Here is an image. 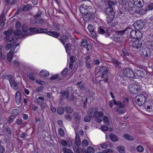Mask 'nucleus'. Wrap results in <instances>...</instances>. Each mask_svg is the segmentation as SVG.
Wrapping results in <instances>:
<instances>
[{
    "label": "nucleus",
    "mask_w": 153,
    "mask_h": 153,
    "mask_svg": "<svg viewBox=\"0 0 153 153\" xmlns=\"http://www.w3.org/2000/svg\"><path fill=\"white\" fill-rule=\"evenodd\" d=\"M12 34H13V35L12 36V39L10 40V62L13 58V55L17 52L16 50L15 51V48L17 46L19 45L18 43H16V40L18 37L16 36L21 35L22 31L20 30H17L13 31L12 30L10 29V36Z\"/></svg>",
    "instance_id": "f257e3e1"
},
{
    "label": "nucleus",
    "mask_w": 153,
    "mask_h": 153,
    "mask_svg": "<svg viewBox=\"0 0 153 153\" xmlns=\"http://www.w3.org/2000/svg\"><path fill=\"white\" fill-rule=\"evenodd\" d=\"M128 87L130 91L132 94H137L140 91L139 85L136 82L130 83L128 85Z\"/></svg>",
    "instance_id": "f03ea898"
},
{
    "label": "nucleus",
    "mask_w": 153,
    "mask_h": 153,
    "mask_svg": "<svg viewBox=\"0 0 153 153\" xmlns=\"http://www.w3.org/2000/svg\"><path fill=\"white\" fill-rule=\"evenodd\" d=\"M146 94H140L137 95L135 97V102L139 106H141L145 103L146 99Z\"/></svg>",
    "instance_id": "7ed1b4c3"
},
{
    "label": "nucleus",
    "mask_w": 153,
    "mask_h": 153,
    "mask_svg": "<svg viewBox=\"0 0 153 153\" xmlns=\"http://www.w3.org/2000/svg\"><path fill=\"white\" fill-rule=\"evenodd\" d=\"M130 36L134 39H141L142 37V34L139 30L136 31L133 30L130 31Z\"/></svg>",
    "instance_id": "20e7f679"
},
{
    "label": "nucleus",
    "mask_w": 153,
    "mask_h": 153,
    "mask_svg": "<svg viewBox=\"0 0 153 153\" xmlns=\"http://www.w3.org/2000/svg\"><path fill=\"white\" fill-rule=\"evenodd\" d=\"M109 69L105 66L100 67L97 72L98 74H102L101 77L102 78H105L108 74Z\"/></svg>",
    "instance_id": "39448f33"
},
{
    "label": "nucleus",
    "mask_w": 153,
    "mask_h": 153,
    "mask_svg": "<svg viewBox=\"0 0 153 153\" xmlns=\"http://www.w3.org/2000/svg\"><path fill=\"white\" fill-rule=\"evenodd\" d=\"M123 74L125 76L128 78H133L135 76V73L134 72L129 68H126L123 70Z\"/></svg>",
    "instance_id": "423d86ee"
},
{
    "label": "nucleus",
    "mask_w": 153,
    "mask_h": 153,
    "mask_svg": "<svg viewBox=\"0 0 153 153\" xmlns=\"http://www.w3.org/2000/svg\"><path fill=\"white\" fill-rule=\"evenodd\" d=\"M144 22L142 20L137 21L134 24V28L138 30L142 29L144 26Z\"/></svg>",
    "instance_id": "0eeeda50"
},
{
    "label": "nucleus",
    "mask_w": 153,
    "mask_h": 153,
    "mask_svg": "<svg viewBox=\"0 0 153 153\" xmlns=\"http://www.w3.org/2000/svg\"><path fill=\"white\" fill-rule=\"evenodd\" d=\"M79 10L82 14H85L88 12H91L93 10L91 7L86 6L85 4H82L79 8Z\"/></svg>",
    "instance_id": "6e6552de"
},
{
    "label": "nucleus",
    "mask_w": 153,
    "mask_h": 153,
    "mask_svg": "<svg viewBox=\"0 0 153 153\" xmlns=\"http://www.w3.org/2000/svg\"><path fill=\"white\" fill-rule=\"evenodd\" d=\"M85 14L83 19L86 22L91 20L94 18V15L92 10H91V12L89 11L87 12V13H85Z\"/></svg>",
    "instance_id": "1a4fd4ad"
},
{
    "label": "nucleus",
    "mask_w": 153,
    "mask_h": 153,
    "mask_svg": "<svg viewBox=\"0 0 153 153\" xmlns=\"http://www.w3.org/2000/svg\"><path fill=\"white\" fill-rule=\"evenodd\" d=\"M105 15L106 17V20L108 24H110L113 20L115 13H105Z\"/></svg>",
    "instance_id": "9d476101"
},
{
    "label": "nucleus",
    "mask_w": 153,
    "mask_h": 153,
    "mask_svg": "<svg viewBox=\"0 0 153 153\" xmlns=\"http://www.w3.org/2000/svg\"><path fill=\"white\" fill-rule=\"evenodd\" d=\"M135 73L137 76L140 77L144 76L146 74V72L145 70L141 68H137L135 70Z\"/></svg>",
    "instance_id": "9b49d317"
},
{
    "label": "nucleus",
    "mask_w": 153,
    "mask_h": 153,
    "mask_svg": "<svg viewBox=\"0 0 153 153\" xmlns=\"http://www.w3.org/2000/svg\"><path fill=\"white\" fill-rule=\"evenodd\" d=\"M143 41L141 40L136 39L132 41V46L134 48L139 49L143 45Z\"/></svg>",
    "instance_id": "f8f14e48"
},
{
    "label": "nucleus",
    "mask_w": 153,
    "mask_h": 153,
    "mask_svg": "<svg viewBox=\"0 0 153 153\" xmlns=\"http://www.w3.org/2000/svg\"><path fill=\"white\" fill-rule=\"evenodd\" d=\"M19 112V110L16 109H13L11 111V116H10V123L13 121L15 118V117L18 114Z\"/></svg>",
    "instance_id": "ddd939ff"
},
{
    "label": "nucleus",
    "mask_w": 153,
    "mask_h": 153,
    "mask_svg": "<svg viewBox=\"0 0 153 153\" xmlns=\"http://www.w3.org/2000/svg\"><path fill=\"white\" fill-rule=\"evenodd\" d=\"M134 5L138 8H142L144 5L143 0H133Z\"/></svg>",
    "instance_id": "4468645a"
},
{
    "label": "nucleus",
    "mask_w": 153,
    "mask_h": 153,
    "mask_svg": "<svg viewBox=\"0 0 153 153\" xmlns=\"http://www.w3.org/2000/svg\"><path fill=\"white\" fill-rule=\"evenodd\" d=\"M144 107L147 111L149 112L153 111V106L150 104L148 101L145 102L144 104Z\"/></svg>",
    "instance_id": "2eb2a0df"
},
{
    "label": "nucleus",
    "mask_w": 153,
    "mask_h": 153,
    "mask_svg": "<svg viewBox=\"0 0 153 153\" xmlns=\"http://www.w3.org/2000/svg\"><path fill=\"white\" fill-rule=\"evenodd\" d=\"M97 109V107L95 108L94 111V117L95 119H96L97 118L99 117H102L103 115V112L102 111L100 112L97 111L96 110Z\"/></svg>",
    "instance_id": "dca6fc26"
},
{
    "label": "nucleus",
    "mask_w": 153,
    "mask_h": 153,
    "mask_svg": "<svg viewBox=\"0 0 153 153\" xmlns=\"http://www.w3.org/2000/svg\"><path fill=\"white\" fill-rule=\"evenodd\" d=\"M31 8V6L29 4H27L26 5L21 6L20 7V9L21 11H26L30 10Z\"/></svg>",
    "instance_id": "f3484780"
},
{
    "label": "nucleus",
    "mask_w": 153,
    "mask_h": 153,
    "mask_svg": "<svg viewBox=\"0 0 153 153\" xmlns=\"http://www.w3.org/2000/svg\"><path fill=\"white\" fill-rule=\"evenodd\" d=\"M117 2L111 0H108L107 2V7L106 8H110V9H114V7L117 4Z\"/></svg>",
    "instance_id": "a211bd4d"
},
{
    "label": "nucleus",
    "mask_w": 153,
    "mask_h": 153,
    "mask_svg": "<svg viewBox=\"0 0 153 153\" xmlns=\"http://www.w3.org/2000/svg\"><path fill=\"white\" fill-rule=\"evenodd\" d=\"M21 100V94L19 91L16 92L15 95V100L16 102L18 104H19Z\"/></svg>",
    "instance_id": "6ab92c4d"
},
{
    "label": "nucleus",
    "mask_w": 153,
    "mask_h": 153,
    "mask_svg": "<svg viewBox=\"0 0 153 153\" xmlns=\"http://www.w3.org/2000/svg\"><path fill=\"white\" fill-rule=\"evenodd\" d=\"M109 136L111 140L114 142H117L119 140L118 137L113 133L110 134Z\"/></svg>",
    "instance_id": "aec40b11"
},
{
    "label": "nucleus",
    "mask_w": 153,
    "mask_h": 153,
    "mask_svg": "<svg viewBox=\"0 0 153 153\" xmlns=\"http://www.w3.org/2000/svg\"><path fill=\"white\" fill-rule=\"evenodd\" d=\"M68 36L63 35L62 36L58 38V39L64 45H65V41L68 39Z\"/></svg>",
    "instance_id": "412c9836"
},
{
    "label": "nucleus",
    "mask_w": 153,
    "mask_h": 153,
    "mask_svg": "<svg viewBox=\"0 0 153 153\" xmlns=\"http://www.w3.org/2000/svg\"><path fill=\"white\" fill-rule=\"evenodd\" d=\"M125 76H122L120 75H117L116 77V79L117 80L119 81L120 82V83L123 84L124 85L125 82L124 78Z\"/></svg>",
    "instance_id": "4be33fe9"
},
{
    "label": "nucleus",
    "mask_w": 153,
    "mask_h": 153,
    "mask_svg": "<svg viewBox=\"0 0 153 153\" xmlns=\"http://www.w3.org/2000/svg\"><path fill=\"white\" fill-rule=\"evenodd\" d=\"M60 33L56 31H48V34L55 38H57L60 36Z\"/></svg>",
    "instance_id": "5701e85b"
},
{
    "label": "nucleus",
    "mask_w": 153,
    "mask_h": 153,
    "mask_svg": "<svg viewBox=\"0 0 153 153\" xmlns=\"http://www.w3.org/2000/svg\"><path fill=\"white\" fill-rule=\"evenodd\" d=\"M4 34L5 36L4 38L5 41L7 42H10V29H8L4 32Z\"/></svg>",
    "instance_id": "b1692460"
},
{
    "label": "nucleus",
    "mask_w": 153,
    "mask_h": 153,
    "mask_svg": "<svg viewBox=\"0 0 153 153\" xmlns=\"http://www.w3.org/2000/svg\"><path fill=\"white\" fill-rule=\"evenodd\" d=\"M90 59V57L89 55H88L85 58V59L86 61L85 62V65L86 67L88 69L91 68V65L90 63L91 61V60Z\"/></svg>",
    "instance_id": "393cba45"
},
{
    "label": "nucleus",
    "mask_w": 153,
    "mask_h": 153,
    "mask_svg": "<svg viewBox=\"0 0 153 153\" xmlns=\"http://www.w3.org/2000/svg\"><path fill=\"white\" fill-rule=\"evenodd\" d=\"M11 77H12V76H11ZM11 78L10 76V85L14 90H18L17 84L15 82L14 80H13H13L11 81Z\"/></svg>",
    "instance_id": "a878e982"
},
{
    "label": "nucleus",
    "mask_w": 153,
    "mask_h": 153,
    "mask_svg": "<svg viewBox=\"0 0 153 153\" xmlns=\"http://www.w3.org/2000/svg\"><path fill=\"white\" fill-rule=\"evenodd\" d=\"M5 21V18L4 14L2 13L0 16V26L2 27L4 25Z\"/></svg>",
    "instance_id": "bb28decb"
},
{
    "label": "nucleus",
    "mask_w": 153,
    "mask_h": 153,
    "mask_svg": "<svg viewBox=\"0 0 153 153\" xmlns=\"http://www.w3.org/2000/svg\"><path fill=\"white\" fill-rule=\"evenodd\" d=\"M113 63L118 68H122V65L121 63L119 62L117 60L115 59H112Z\"/></svg>",
    "instance_id": "cd10ccee"
},
{
    "label": "nucleus",
    "mask_w": 153,
    "mask_h": 153,
    "mask_svg": "<svg viewBox=\"0 0 153 153\" xmlns=\"http://www.w3.org/2000/svg\"><path fill=\"white\" fill-rule=\"evenodd\" d=\"M146 47L149 49L153 50V40L148 41L146 43Z\"/></svg>",
    "instance_id": "c85d7f7f"
},
{
    "label": "nucleus",
    "mask_w": 153,
    "mask_h": 153,
    "mask_svg": "<svg viewBox=\"0 0 153 153\" xmlns=\"http://www.w3.org/2000/svg\"><path fill=\"white\" fill-rule=\"evenodd\" d=\"M33 21L35 23L42 24L44 22V20L41 18L38 17L35 18Z\"/></svg>",
    "instance_id": "c756f323"
},
{
    "label": "nucleus",
    "mask_w": 153,
    "mask_h": 153,
    "mask_svg": "<svg viewBox=\"0 0 153 153\" xmlns=\"http://www.w3.org/2000/svg\"><path fill=\"white\" fill-rule=\"evenodd\" d=\"M27 76L29 78L32 80L34 81L36 79L34 74L33 72H28L27 73Z\"/></svg>",
    "instance_id": "7c9ffc66"
},
{
    "label": "nucleus",
    "mask_w": 153,
    "mask_h": 153,
    "mask_svg": "<svg viewBox=\"0 0 153 153\" xmlns=\"http://www.w3.org/2000/svg\"><path fill=\"white\" fill-rule=\"evenodd\" d=\"M128 28V27H127L125 30H123L117 31H116L115 33L116 34L120 36V37H122L123 35L124 34L125 32L126 31Z\"/></svg>",
    "instance_id": "2f4dec72"
},
{
    "label": "nucleus",
    "mask_w": 153,
    "mask_h": 153,
    "mask_svg": "<svg viewBox=\"0 0 153 153\" xmlns=\"http://www.w3.org/2000/svg\"><path fill=\"white\" fill-rule=\"evenodd\" d=\"M68 93V91H65L61 93V97L60 98L63 100L64 99L67 98Z\"/></svg>",
    "instance_id": "473e14b6"
},
{
    "label": "nucleus",
    "mask_w": 153,
    "mask_h": 153,
    "mask_svg": "<svg viewBox=\"0 0 153 153\" xmlns=\"http://www.w3.org/2000/svg\"><path fill=\"white\" fill-rule=\"evenodd\" d=\"M65 48L66 52L68 54H69L70 53V51L71 49V45L70 43H67L64 45Z\"/></svg>",
    "instance_id": "72a5a7b5"
},
{
    "label": "nucleus",
    "mask_w": 153,
    "mask_h": 153,
    "mask_svg": "<svg viewBox=\"0 0 153 153\" xmlns=\"http://www.w3.org/2000/svg\"><path fill=\"white\" fill-rule=\"evenodd\" d=\"M117 149L118 152L120 153H125V148L124 147L120 146L117 147Z\"/></svg>",
    "instance_id": "f704fd0d"
},
{
    "label": "nucleus",
    "mask_w": 153,
    "mask_h": 153,
    "mask_svg": "<svg viewBox=\"0 0 153 153\" xmlns=\"http://www.w3.org/2000/svg\"><path fill=\"white\" fill-rule=\"evenodd\" d=\"M124 107H119V108H118L117 107H115L114 108V109L116 112L120 114H122L124 112Z\"/></svg>",
    "instance_id": "c9c22d12"
},
{
    "label": "nucleus",
    "mask_w": 153,
    "mask_h": 153,
    "mask_svg": "<svg viewBox=\"0 0 153 153\" xmlns=\"http://www.w3.org/2000/svg\"><path fill=\"white\" fill-rule=\"evenodd\" d=\"M104 27L102 26H100L98 27V32L99 34L102 35L106 34V32L104 29Z\"/></svg>",
    "instance_id": "e433bc0d"
},
{
    "label": "nucleus",
    "mask_w": 153,
    "mask_h": 153,
    "mask_svg": "<svg viewBox=\"0 0 153 153\" xmlns=\"http://www.w3.org/2000/svg\"><path fill=\"white\" fill-rule=\"evenodd\" d=\"M77 85H78V87L82 90H83L85 88V84L83 83H82V81L78 82Z\"/></svg>",
    "instance_id": "4c0bfd02"
},
{
    "label": "nucleus",
    "mask_w": 153,
    "mask_h": 153,
    "mask_svg": "<svg viewBox=\"0 0 153 153\" xmlns=\"http://www.w3.org/2000/svg\"><path fill=\"white\" fill-rule=\"evenodd\" d=\"M38 33H44L48 34V31L46 29L42 28L41 27H39Z\"/></svg>",
    "instance_id": "58836bf2"
},
{
    "label": "nucleus",
    "mask_w": 153,
    "mask_h": 153,
    "mask_svg": "<svg viewBox=\"0 0 153 153\" xmlns=\"http://www.w3.org/2000/svg\"><path fill=\"white\" fill-rule=\"evenodd\" d=\"M125 10L127 13H130L132 12L133 9L131 7L128 5L125 8Z\"/></svg>",
    "instance_id": "ea45409f"
},
{
    "label": "nucleus",
    "mask_w": 153,
    "mask_h": 153,
    "mask_svg": "<svg viewBox=\"0 0 153 153\" xmlns=\"http://www.w3.org/2000/svg\"><path fill=\"white\" fill-rule=\"evenodd\" d=\"M49 73L48 72L42 70L40 73V75L42 76H46L49 75Z\"/></svg>",
    "instance_id": "a19ab883"
},
{
    "label": "nucleus",
    "mask_w": 153,
    "mask_h": 153,
    "mask_svg": "<svg viewBox=\"0 0 153 153\" xmlns=\"http://www.w3.org/2000/svg\"><path fill=\"white\" fill-rule=\"evenodd\" d=\"M57 112L59 114H62L64 112V109L62 107H58L57 108Z\"/></svg>",
    "instance_id": "79ce46f5"
},
{
    "label": "nucleus",
    "mask_w": 153,
    "mask_h": 153,
    "mask_svg": "<svg viewBox=\"0 0 153 153\" xmlns=\"http://www.w3.org/2000/svg\"><path fill=\"white\" fill-rule=\"evenodd\" d=\"M122 51L123 53V56H126L129 55V50L125 48H123Z\"/></svg>",
    "instance_id": "37998d69"
},
{
    "label": "nucleus",
    "mask_w": 153,
    "mask_h": 153,
    "mask_svg": "<svg viewBox=\"0 0 153 153\" xmlns=\"http://www.w3.org/2000/svg\"><path fill=\"white\" fill-rule=\"evenodd\" d=\"M94 148L91 146H88L87 149L86 153H94Z\"/></svg>",
    "instance_id": "c03bdc74"
},
{
    "label": "nucleus",
    "mask_w": 153,
    "mask_h": 153,
    "mask_svg": "<svg viewBox=\"0 0 153 153\" xmlns=\"http://www.w3.org/2000/svg\"><path fill=\"white\" fill-rule=\"evenodd\" d=\"M62 151L64 153H74L71 150L65 147L63 148Z\"/></svg>",
    "instance_id": "a18cd8bd"
},
{
    "label": "nucleus",
    "mask_w": 153,
    "mask_h": 153,
    "mask_svg": "<svg viewBox=\"0 0 153 153\" xmlns=\"http://www.w3.org/2000/svg\"><path fill=\"white\" fill-rule=\"evenodd\" d=\"M122 37L116 34L114 37V40L117 43L121 41L120 38Z\"/></svg>",
    "instance_id": "49530a36"
},
{
    "label": "nucleus",
    "mask_w": 153,
    "mask_h": 153,
    "mask_svg": "<svg viewBox=\"0 0 153 153\" xmlns=\"http://www.w3.org/2000/svg\"><path fill=\"white\" fill-rule=\"evenodd\" d=\"M103 120L105 122V123L107 125H109L110 124V122L109 120L108 117L106 116H104L103 117Z\"/></svg>",
    "instance_id": "de8ad7c7"
},
{
    "label": "nucleus",
    "mask_w": 153,
    "mask_h": 153,
    "mask_svg": "<svg viewBox=\"0 0 153 153\" xmlns=\"http://www.w3.org/2000/svg\"><path fill=\"white\" fill-rule=\"evenodd\" d=\"M105 12L104 13H115L114 9H110V8H105Z\"/></svg>",
    "instance_id": "09e8293b"
},
{
    "label": "nucleus",
    "mask_w": 153,
    "mask_h": 153,
    "mask_svg": "<svg viewBox=\"0 0 153 153\" xmlns=\"http://www.w3.org/2000/svg\"><path fill=\"white\" fill-rule=\"evenodd\" d=\"M67 99L70 101H72L74 99V95L73 94H71L68 93Z\"/></svg>",
    "instance_id": "8fccbe9b"
},
{
    "label": "nucleus",
    "mask_w": 153,
    "mask_h": 153,
    "mask_svg": "<svg viewBox=\"0 0 153 153\" xmlns=\"http://www.w3.org/2000/svg\"><path fill=\"white\" fill-rule=\"evenodd\" d=\"M53 25L56 29V30L58 31L60 30V25L55 23V22H53L52 23Z\"/></svg>",
    "instance_id": "3c124183"
},
{
    "label": "nucleus",
    "mask_w": 153,
    "mask_h": 153,
    "mask_svg": "<svg viewBox=\"0 0 153 153\" xmlns=\"http://www.w3.org/2000/svg\"><path fill=\"white\" fill-rule=\"evenodd\" d=\"M38 29L39 27H31L30 28L29 30L30 32L33 33H38Z\"/></svg>",
    "instance_id": "603ef678"
},
{
    "label": "nucleus",
    "mask_w": 153,
    "mask_h": 153,
    "mask_svg": "<svg viewBox=\"0 0 153 153\" xmlns=\"http://www.w3.org/2000/svg\"><path fill=\"white\" fill-rule=\"evenodd\" d=\"M153 9V3H150L146 7L145 10L146 11L151 10Z\"/></svg>",
    "instance_id": "864d4df0"
},
{
    "label": "nucleus",
    "mask_w": 153,
    "mask_h": 153,
    "mask_svg": "<svg viewBox=\"0 0 153 153\" xmlns=\"http://www.w3.org/2000/svg\"><path fill=\"white\" fill-rule=\"evenodd\" d=\"M124 137L127 140H133L132 137L129 136L127 134H125L123 135Z\"/></svg>",
    "instance_id": "5fc2aeb1"
},
{
    "label": "nucleus",
    "mask_w": 153,
    "mask_h": 153,
    "mask_svg": "<svg viewBox=\"0 0 153 153\" xmlns=\"http://www.w3.org/2000/svg\"><path fill=\"white\" fill-rule=\"evenodd\" d=\"M74 118L77 121H79L81 117L78 113H75L74 115Z\"/></svg>",
    "instance_id": "6e6d98bb"
},
{
    "label": "nucleus",
    "mask_w": 153,
    "mask_h": 153,
    "mask_svg": "<svg viewBox=\"0 0 153 153\" xmlns=\"http://www.w3.org/2000/svg\"><path fill=\"white\" fill-rule=\"evenodd\" d=\"M58 131L59 135L62 137L64 136L65 133L63 129L62 128H60L58 130Z\"/></svg>",
    "instance_id": "4d7b16f0"
},
{
    "label": "nucleus",
    "mask_w": 153,
    "mask_h": 153,
    "mask_svg": "<svg viewBox=\"0 0 153 153\" xmlns=\"http://www.w3.org/2000/svg\"><path fill=\"white\" fill-rule=\"evenodd\" d=\"M61 144L63 146H67L68 147V143L67 141L65 140H62L60 141Z\"/></svg>",
    "instance_id": "13d9d810"
},
{
    "label": "nucleus",
    "mask_w": 153,
    "mask_h": 153,
    "mask_svg": "<svg viewBox=\"0 0 153 153\" xmlns=\"http://www.w3.org/2000/svg\"><path fill=\"white\" fill-rule=\"evenodd\" d=\"M116 101L114 100H112L110 101L109 105L112 108L114 105H116Z\"/></svg>",
    "instance_id": "bf43d9fd"
},
{
    "label": "nucleus",
    "mask_w": 153,
    "mask_h": 153,
    "mask_svg": "<svg viewBox=\"0 0 153 153\" xmlns=\"http://www.w3.org/2000/svg\"><path fill=\"white\" fill-rule=\"evenodd\" d=\"M66 111L68 113H71L73 111V109L69 106L66 107Z\"/></svg>",
    "instance_id": "052dcab7"
},
{
    "label": "nucleus",
    "mask_w": 153,
    "mask_h": 153,
    "mask_svg": "<svg viewBox=\"0 0 153 153\" xmlns=\"http://www.w3.org/2000/svg\"><path fill=\"white\" fill-rule=\"evenodd\" d=\"M88 145V141L86 140H84L82 142V145L83 146H87Z\"/></svg>",
    "instance_id": "680f3d73"
},
{
    "label": "nucleus",
    "mask_w": 153,
    "mask_h": 153,
    "mask_svg": "<svg viewBox=\"0 0 153 153\" xmlns=\"http://www.w3.org/2000/svg\"><path fill=\"white\" fill-rule=\"evenodd\" d=\"M84 121L86 122H89L91 120V118L90 116H86L84 117Z\"/></svg>",
    "instance_id": "e2e57ef3"
},
{
    "label": "nucleus",
    "mask_w": 153,
    "mask_h": 153,
    "mask_svg": "<svg viewBox=\"0 0 153 153\" xmlns=\"http://www.w3.org/2000/svg\"><path fill=\"white\" fill-rule=\"evenodd\" d=\"M87 44V41L86 39H84L82 40L81 42V46H83L85 45H86Z\"/></svg>",
    "instance_id": "0e129e2a"
},
{
    "label": "nucleus",
    "mask_w": 153,
    "mask_h": 153,
    "mask_svg": "<svg viewBox=\"0 0 153 153\" xmlns=\"http://www.w3.org/2000/svg\"><path fill=\"white\" fill-rule=\"evenodd\" d=\"M41 14L42 13L41 11L39 10L37 12V13L33 17L34 19L36 18H38L39 17L41 16Z\"/></svg>",
    "instance_id": "69168bd1"
},
{
    "label": "nucleus",
    "mask_w": 153,
    "mask_h": 153,
    "mask_svg": "<svg viewBox=\"0 0 153 153\" xmlns=\"http://www.w3.org/2000/svg\"><path fill=\"white\" fill-rule=\"evenodd\" d=\"M137 149L138 151L141 152L143 151L144 149L142 146L140 145L137 147Z\"/></svg>",
    "instance_id": "338daca9"
},
{
    "label": "nucleus",
    "mask_w": 153,
    "mask_h": 153,
    "mask_svg": "<svg viewBox=\"0 0 153 153\" xmlns=\"http://www.w3.org/2000/svg\"><path fill=\"white\" fill-rule=\"evenodd\" d=\"M88 28L90 32H92V31H93L94 30V27L91 25H88Z\"/></svg>",
    "instance_id": "774afa93"
}]
</instances>
